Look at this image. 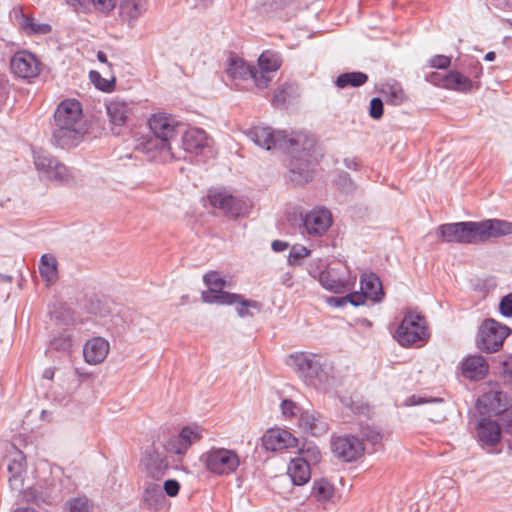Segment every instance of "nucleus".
Here are the masks:
<instances>
[{
	"label": "nucleus",
	"instance_id": "nucleus-44",
	"mask_svg": "<svg viewBox=\"0 0 512 512\" xmlns=\"http://www.w3.org/2000/svg\"><path fill=\"white\" fill-rule=\"evenodd\" d=\"M68 512H90L89 501L85 496H78L66 503Z\"/></svg>",
	"mask_w": 512,
	"mask_h": 512
},
{
	"label": "nucleus",
	"instance_id": "nucleus-23",
	"mask_svg": "<svg viewBox=\"0 0 512 512\" xmlns=\"http://www.w3.org/2000/svg\"><path fill=\"white\" fill-rule=\"evenodd\" d=\"M318 281L326 289L333 293H343L349 289V281L333 267H328L318 275Z\"/></svg>",
	"mask_w": 512,
	"mask_h": 512
},
{
	"label": "nucleus",
	"instance_id": "nucleus-43",
	"mask_svg": "<svg viewBox=\"0 0 512 512\" xmlns=\"http://www.w3.org/2000/svg\"><path fill=\"white\" fill-rule=\"evenodd\" d=\"M311 251L302 245H293L288 256L290 265H300L301 260L310 255Z\"/></svg>",
	"mask_w": 512,
	"mask_h": 512
},
{
	"label": "nucleus",
	"instance_id": "nucleus-63",
	"mask_svg": "<svg viewBox=\"0 0 512 512\" xmlns=\"http://www.w3.org/2000/svg\"><path fill=\"white\" fill-rule=\"evenodd\" d=\"M444 77V75H441L440 73H432L430 76H429V81L434 84V85H437V86H441V78Z\"/></svg>",
	"mask_w": 512,
	"mask_h": 512
},
{
	"label": "nucleus",
	"instance_id": "nucleus-38",
	"mask_svg": "<svg viewBox=\"0 0 512 512\" xmlns=\"http://www.w3.org/2000/svg\"><path fill=\"white\" fill-rule=\"evenodd\" d=\"M281 63L282 60L280 55L277 52L270 50L264 51L258 59L259 69L265 72L277 71L280 68Z\"/></svg>",
	"mask_w": 512,
	"mask_h": 512
},
{
	"label": "nucleus",
	"instance_id": "nucleus-45",
	"mask_svg": "<svg viewBox=\"0 0 512 512\" xmlns=\"http://www.w3.org/2000/svg\"><path fill=\"white\" fill-rule=\"evenodd\" d=\"M90 80L98 89L107 92L112 90L115 83L114 78H112L111 80H107L103 78L97 71L90 72Z\"/></svg>",
	"mask_w": 512,
	"mask_h": 512
},
{
	"label": "nucleus",
	"instance_id": "nucleus-2",
	"mask_svg": "<svg viewBox=\"0 0 512 512\" xmlns=\"http://www.w3.org/2000/svg\"><path fill=\"white\" fill-rule=\"evenodd\" d=\"M148 125L153 136L140 143L139 149L151 160L168 161L175 158L172 142L180 133L179 123L172 116L159 112L151 115Z\"/></svg>",
	"mask_w": 512,
	"mask_h": 512
},
{
	"label": "nucleus",
	"instance_id": "nucleus-21",
	"mask_svg": "<svg viewBox=\"0 0 512 512\" xmlns=\"http://www.w3.org/2000/svg\"><path fill=\"white\" fill-rule=\"evenodd\" d=\"M298 424L303 432L312 436L324 435L329 429L326 419L319 413L313 411L302 412Z\"/></svg>",
	"mask_w": 512,
	"mask_h": 512
},
{
	"label": "nucleus",
	"instance_id": "nucleus-10",
	"mask_svg": "<svg viewBox=\"0 0 512 512\" xmlns=\"http://www.w3.org/2000/svg\"><path fill=\"white\" fill-rule=\"evenodd\" d=\"M211 206L220 209L226 216L238 217L247 211L246 203L223 189H211L208 192Z\"/></svg>",
	"mask_w": 512,
	"mask_h": 512
},
{
	"label": "nucleus",
	"instance_id": "nucleus-47",
	"mask_svg": "<svg viewBox=\"0 0 512 512\" xmlns=\"http://www.w3.org/2000/svg\"><path fill=\"white\" fill-rule=\"evenodd\" d=\"M167 451L173 452L175 454H183L188 450V447L184 445V440L181 438V435L172 436L166 446Z\"/></svg>",
	"mask_w": 512,
	"mask_h": 512
},
{
	"label": "nucleus",
	"instance_id": "nucleus-28",
	"mask_svg": "<svg viewBox=\"0 0 512 512\" xmlns=\"http://www.w3.org/2000/svg\"><path fill=\"white\" fill-rule=\"evenodd\" d=\"M119 9L121 19L129 26H133L146 10V4L143 0H123Z\"/></svg>",
	"mask_w": 512,
	"mask_h": 512
},
{
	"label": "nucleus",
	"instance_id": "nucleus-4",
	"mask_svg": "<svg viewBox=\"0 0 512 512\" xmlns=\"http://www.w3.org/2000/svg\"><path fill=\"white\" fill-rule=\"evenodd\" d=\"M33 160L39 178L60 185H73L76 180L68 167L44 150H34Z\"/></svg>",
	"mask_w": 512,
	"mask_h": 512
},
{
	"label": "nucleus",
	"instance_id": "nucleus-36",
	"mask_svg": "<svg viewBox=\"0 0 512 512\" xmlns=\"http://www.w3.org/2000/svg\"><path fill=\"white\" fill-rule=\"evenodd\" d=\"M319 366L311 373L310 377L316 378L319 385L326 389L334 381L333 366L327 361L322 362L321 358L319 359Z\"/></svg>",
	"mask_w": 512,
	"mask_h": 512
},
{
	"label": "nucleus",
	"instance_id": "nucleus-12",
	"mask_svg": "<svg viewBox=\"0 0 512 512\" xmlns=\"http://www.w3.org/2000/svg\"><path fill=\"white\" fill-rule=\"evenodd\" d=\"M304 232L311 237H321L332 225V214L328 209L315 208L303 217Z\"/></svg>",
	"mask_w": 512,
	"mask_h": 512
},
{
	"label": "nucleus",
	"instance_id": "nucleus-30",
	"mask_svg": "<svg viewBox=\"0 0 512 512\" xmlns=\"http://www.w3.org/2000/svg\"><path fill=\"white\" fill-rule=\"evenodd\" d=\"M441 87L460 92L469 91L472 81L458 71H450L441 78Z\"/></svg>",
	"mask_w": 512,
	"mask_h": 512
},
{
	"label": "nucleus",
	"instance_id": "nucleus-53",
	"mask_svg": "<svg viewBox=\"0 0 512 512\" xmlns=\"http://www.w3.org/2000/svg\"><path fill=\"white\" fill-rule=\"evenodd\" d=\"M362 437L372 444H378L382 440L381 433L373 427L365 426L361 430Z\"/></svg>",
	"mask_w": 512,
	"mask_h": 512
},
{
	"label": "nucleus",
	"instance_id": "nucleus-26",
	"mask_svg": "<svg viewBox=\"0 0 512 512\" xmlns=\"http://www.w3.org/2000/svg\"><path fill=\"white\" fill-rule=\"evenodd\" d=\"M287 473L294 485L302 486L311 478V466L306 460L296 457L290 461Z\"/></svg>",
	"mask_w": 512,
	"mask_h": 512
},
{
	"label": "nucleus",
	"instance_id": "nucleus-59",
	"mask_svg": "<svg viewBox=\"0 0 512 512\" xmlns=\"http://www.w3.org/2000/svg\"><path fill=\"white\" fill-rule=\"evenodd\" d=\"M92 2L98 10L109 12L115 8L117 0H92Z\"/></svg>",
	"mask_w": 512,
	"mask_h": 512
},
{
	"label": "nucleus",
	"instance_id": "nucleus-9",
	"mask_svg": "<svg viewBox=\"0 0 512 512\" xmlns=\"http://www.w3.org/2000/svg\"><path fill=\"white\" fill-rule=\"evenodd\" d=\"M204 282L208 286V290L202 292V300L209 304L232 305L240 295L223 291L226 281L217 271H210L204 275Z\"/></svg>",
	"mask_w": 512,
	"mask_h": 512
},
{
	"label": "nucleus",
	"instance_id": "nucleus-17",
	"mask_svg": "<svg viewBox=\"0 0 512 512\" xmlns=\"http://www.w3.org/2000/svg\"><path fill=\"white\" fill-rule=\"evenodd\" d=\"M476 406L481 414L498 415L509 406V399L502 391L492 389L478 398Z\"/></svg>",
	"mask_w": 512,
	"mask_h": 512
},
{
	"label": "nucleus",
	"instance_id": "nucleus-8",
	"mask_svg": "<svg viewBox=\"0 0 512 512\" xmlns=\"http://www.w3.org/2000/svg\"><path fill=\"white\" fill-rule=\"evenodd\" d=\"M510 329L493 319H486L480 326L476 340L477 347L486 353L498 351L509 335Z\"/></svg>",
	"mask_w": 512,
	"mask_h": 512
},
{
	"label": "nucleus",
	"instance_id": "nucleus-1",
	"mask_svg": "<svg viewBox=\"0 0 512 512\" xmlns=\"http://www.w3.org/2000/svg\"><path fill=\"white\" fill-rule=\"evenodd\" d=\"M248 136L259 147L266 150L285 149L290 153L289 179L304 184L312 178V166L316 158V140L313 136L297 132L291 136L284 131L274 132L270 127H254Z\"/></svg>",
	"mask_w": 512,
	"mask_h": 512
},
{
	"label": "nucleus",
	"instance_id": "nucleus-49",
	"mask_svg": "<svg viewBox=\"0 0 512 512\" xmlns=\"http://www.w3.org/2000/svg\"><path fill=\"white\" fill-rule=\"evenodd\" d=\"M267 73L268 72L262 71L261 69H256L254 67L249 78L254 81L258 88H267L272 80V78L268 76Z\"/></svg>",
	"mask_w": 512,
	"mask_h": 512
},
{
	"label": "nucleus",
	"instance_id": "nucleus-20",
	"mask_svg": "<svg viewBox=\"0 0 512 512\" xmlns=\"http://www.w3.org/2000/svg\"><path fill=\"white\" fill-rule=\"evenodd\" d=\"M110 350L109 342L102 337H94L86 342L83 348L85 361L91 365L102 363Z\"/></svg>",
	"mask_w": 512,
	"mask_h": 512
},
{
	"label": "nucleus",
	"instance_id": "nucleus-46",
	"mask_svg": "<svg viewBox=\"0 0 512 512\" xmlns=\"http://www.w3.org/2000/svg\"><path fill=\"white\" fill-rule=\"evenodd\" d=\"M366 299H368V297L363 293L362 290H361V292H352V293L346 295L345 297H342L339 299L332 298V300L336 302V305H342L343 303L348 301L353 306L363 305L365 303Z\"/></svg>",
	"mask_w": 512,
	"mask_h": 512
},
{
	"label": "nucleus",
	"instance_id": "nucleus-22",
	"mask_svg": "<svg viewBox=\"0 0 512 512\" xmlns=\"http://www.w3.org/2000/svg\"><path fill=\"white\" fill-rule=\"evenodd\" d=\"M210 139L206 132L199 128H190L182 135L183 149L188 153H201L209 147Z\"/></svg>",
	"mask_w": 512,
	"mask_h": 512
},
{
	"label": "nucleus",
	"instance_id": "nucleus-57",
	"mask_svg": "<svg viewBox=\"0 0 512 512\" xmlns=\"http://www.w3.org/2000/svg\"><path fill=\"white\" fill-rule=\"evenodd\" d=\"M430 66L437 69H446L450 66L451 59L445 55H435L430 61Z\"/></svg>",
	"mask_w": 512,
	"mask_h": 512
},
{
	"label": "nucleus",
	"instance_id": "nucleus-7",
	"mask_svg": "<svg viewBox=\"0 0 512 512\" xmlns=\"http://www.w3.org/2000/svg\"><path fill=\"white\" fill-rule=\"evenodd\" d=\"M437 235L447 243L479 244L477 221L442 224Z\"/></svg>",
	"mask_w": 512,
	"mask_h": 512
},
{
	"label": "nucleus",
	"instance_id": "nucleus-5",
	"mask_svg": "<svg viewBox=\"0 0 512 512\" xmlns=\"http://www.w3.org/2000/svg\"><path fill=\"white\" fill-rule=\"evenodd\" d=\"M428 337L425 317L416 311H407L395 332L398 343L403 347H409L417 342L426 341Z\"/></svg>",
	"mask_w": 512,
	"mask_h": 512
},
{
	"label": "nucleus",
	"instance_id": "nucleus-39",
	"mask_svg": "<svg viewBox=\"0 0 512 512\" xmlns=\"http://www.w3.org/2000/svg\"><path fill=\"white\" fill-rule=\"evenodd\" d=\"M368 80L367 74L363 72H347L339 75L336 80V85L339 88L347 86L360 87Z\"/></svg>",
	"mask_w": 512,
	"mask_h": 512
},
{
	"label": "nucleus",
	"instance_id": "nucleus-41",
	"mask_svg": "<svg viewBox=\"0 0 512 512\" xmlns=\"http://www.w3.org/2000/svg\"><path fill=\"white\" fill-rule=\"evenodd\" d=\"M188 448L202 438L201 429L198 426H185L179 432Z\"/></svg>",
	"mask_w": 512,
	"mask_h": 512
},
{
	"label": "nucleus",
	"instance_id": "nucleus-52",
	"mask_svg": "<svg viewBox=\"0 0 512 512\" xmlns=\"http://www.w3.org/2000/svg\"><path fill=\"white\" fill-rule=\"evenodd\" d=\"M384 106L383 101L379 97H374L370 101L369 115L373 119H380L383 116Z\"/></svg>",
	"mask_w": 512,
	"mask_h": 512
},
{
	"label": "nucleus",
	"instance_id": "nucleus-51",
	"mask_svg": "<svg viewBox=\"0 0 512 512\" xmlns=\"http://www.w3.org/2000/svg\"><path fill=\"white\" fill-rule=\"evenodd\" d=\"M496 416L498 417V419L495 421L500 424L501 431L504 430V431L508 432L512 429V410L511 409H509L507 407L506 410L501 411Z\"/></svg>",
	"mask_w": 512,
	"mask_h": 512
},
{
	"label": "nucleus",
	"instance_id": "nucleus-14",
	"mask_svg": "<svg viewBox=\"0 0 512 512\" xmlns=\"http://www.w3.org/2000/svg\"><path fill=\"white\" fill-rule=\"evenodd\" d=\"M7 470L10 474L9 485L13 490H21L23 487V475L26 471V457L24 453L12 446L6 457Z\"/></svg>",
	"mask_w": 512,
	"mask_h": 512
},
{
	"label": "nucleus",
	"instance_id": "nucleus-25",
	"mask_svg": "<svg viewBox=\"0 0 512 512\" xmlns=\"http://www.w3.org/2000/svg\"><path fill=\"white\" fill-rule=\"evenodd\" d=\"M320 356L308 353L297 352L290 355V365L293 366L299 373L310 376L313 371L319 366Z\"/></svg>",
	"mask_w": 512,
	"mask_h": 512
},
{
	"label": "nucleus",
	"instance_id": "nucleus-40",
	"mask_svg": "<svg viewBox=\"0 0 512 512\" xmlns=\"http://www.w3.org/2000/svg\"><path fill=\"white\" fill-rule=\"evenodd\" d=\"M298 458L306 460V463L310 466L315 465L321 460V452L313 443H307L300 449V456Z\"/></svg>",
	"mask_w": 512,
	"mask_h": 512
},
{
	"label": "nucleus",
	"instance_id": "nucleus-15",
	"mask_svg": "<svg viewBox=\"0 0 512 512\" xmlns=\"http://www.w3.org/2000/svg\"><path fill=\"white\" fill-rule=\"evenodd\" d=\"M142 463L146 475L154 480L162 479L170 468L165 454L158 451L155 446L145 451Z\"/></svg>",
	"mask_w": 512,
	"mask_h": 512
},
{
	"label": "nucleus",
	"instance_id": "nucleus-33",
	"mask_svg": "<svg viewBox=\"0 0 512 512\" xmlns=\"http://www.w3.org/2000/svg\"><path fill=\"white\" fill-rule=\"evenodd\" d=\"M58 262L54 255L43 254L39 263V272L47 283H54L58 277Z\"/></svg>",
	"mask_w": 512,
	"mask_h": 512
},
{
	"label": "nucleus",
	"instance_id": "nucleus-31",
	"mask_svg": "<svg viewBox=\"0 0 512 512\" xmlns=\"http://www.w3.org/2000/svg\"><path fill=\"white\" fill-rule=\"evenodd\" d=\"M311 496L320 503L333 502L335 487L325 478L317 479L313 482Z\"/></svg>",
	"mask_w": 512,
	"mask_h": 512
},
{
	"label": "nucleus",
	"instance_id": "nucleus-64",
	"mask_svg": "<svg viewBox=\"0 0 512 512\" xmlns=\"http://www.w3.org/2000/svg\"><path fill=\"white\" fill-rule=\"evenodd\" d=\"M84 1L85 0H65V2L75 10L82 7L84 5Z\"/></svg>",
	"mask_w": 512,
	"mask_h": 512
},
{
	"label": "nucleus",
	"instance_id": "nucleus-37",
	"mask_svg": "<svg viewBox=\"0 0 512 512\" xmlns=\"http://www.w3.org/2000/svg\"><path fill=\"white\" fill-rule=\"evenodd\" d=\"M254 67L246 64L242 59L233 58L229 61L227 74L232 79H248Z\"/></svg>",
	"mask_w": 512,
	"mask_h": 512
},
{
	"label": "nucleus",
	"instance_id": "nucleus-16",
	"mask_svg": "<svg viewBox=\"0 0 512 512\" xmlns=\"http://www.w3.org/2000/svg\"><path fill=\"white\" fill-rule=\"evenodd\" d=\"M12 72L24 79L34 78L40 73V62L30 52H17L11 59Z\"/></svg>",
	"mask_w": 512,
	"mask_h": 512
},
{
	"label": "nucleus",
	"instance_id": "nucleus-11",
	"mask_svg": "<svg viewBox=\"0 0 512 512\" xmlns=\"http://www.w3.org/2000/svg\"><path fill=\"white\" fill-rule=\"evenodd\" d=\"M331 447L334 456L345 462L355 461L364 453L362 441L353 435L334 437Z\"/></svg>",
	"mask_w": 512,
	"mask_h": 512
},
{
	"label": "nucleus",
	"instance_id": "nucleus-48",
	"mask_svg": "<svg viewBox=\"0 0 512 512\" xmlns=\"http://www.w3.org/2000/svg\"><path fill=\"white\" fill-rule=\"evenodd\" d=\"M51 347L58 351H68L72 347V339L69 334H60L51 340Z\"/></svg>",
	"mask_w": 512,
	"mask_h": 512
},
{
	"label": "nucleus",
	"instance_id": "nucleus-54",
	"mask_svg": "<svg viewBox=\"0 0 512 512\" xmlns=\"http://www.w3.org/2000/svg\"><path fill=\"white\" fill-rule=\"evenodd\" d=\"M337 185L344 193H349L354 190V184L346 172L338 175Z\"/></svg>",
	"mask_w": 512,
	"mask_h": 512
},
{
	"label": "nucleus",
	"instance_id": "nucleus-56",
	"mask_svg": "<svg viewBox=\"0 0 512 512\" xmlns=\"http://www.w3.org/2000/svg\"><path fill=\"white\" fill-rule=\"evenodd\" d=\"M162 490L169 497H175L180 490V483L175 479H168L164 482Z\"/></svg>",
	"mask_w": 512,
	"mask_h": 512
},
{
	"label": "nucleus",
	"instance_id": "nucleus-55",
	"mask_svg": "<svg viewBox=\"0 0 512 512\" xmlns=\"http://www.w3.org/2000/svg\"><path fill=\"white\" fill-rule=\"evenodd\" d=\"M281 410L286 417H296L300 409L295 402L285 399L281 403Z\"/></svg>",
	"mask_w": 512,
	"mask_h": 512
},
{
	"label": "nucleus",
	"instance_id": "nucleus-3",
	"mask_svg": "<svg viewBox=\"0 0 512 512\" xmlns=\"http://www.w3.org/2000/svg\"><path fill=\"white\" fill-rule=\"evenodd\" d=\"M81 104L75 99L63 100L54 113L55 126L52 143L60 148H68L78 143L81 136Z\"/></svg>",
	"mask_w": 512,
	"mask_h": 512
},
{
	"label": "nucleus",
	"instance_id": "nucleus-27",
	"mask_svg": "<svg viewBox=\"0 0 512 512\" xmlns=\"http://www.w3.org/2000/svg\"><path fill=\"white\" fill-rule=\"evenodd\" d=\"M361 290L373 302H380L384 297L382 283L374 273H365L360 279Z\"/></svg>",
	"mask_w": 512,
	"mask_h": 512
},
{
	"label": "nucleus",
	"instance_id": "nucleus-61",
	"mask_svg": "<svg viewBox=\"0 0 512 512\" xmlns=\"http://www.w3.org/2000/svg\"><path fill=\"white\" fill-rule=\"evenodd\" d=\"M271 246L275 252H282L289 247V244L285 241L274 240Z\"/></svg>",
	"mask_w": 512,
	"mask_h": 512
},
{
	"label": "nucleus",
	"instance_id": "nucleus-62",
	"mask_svg": "<svg viewBox=\"0 0 512 512\" xmlns=\"http://www.w3.org/2000/svg\"><path fill=\"white\" fill-rule=\"evenodd\" d=\"M281 284L287 288L293 286V275L290 272H286L281 276Z\"/></svg>",
	"mask_w": 512,
	"mask_h": 512
},
{
	"label": "nucleus",
	"instance_id": "nucleus-6",
	"mask_svg": "<svg viewBox=\"0 0 512 512\" xmlns=\"http://www.w3.org/2000/svg\"><path fill=\"white\" fill-rule=\"evenodd\" d=\"M202 460L208 471L218 475L234 473L240 464L238 454L231 449L212 447L203 454Z\"/></svg>",
	"mask_w": 512,
	"mask_h": 512
},
{
	"label": "nucleus",
	"instance_id": "nucleus-35",
	"mask_svg": "<svg viewBox=\"0 0 512 512\" xmlns=\"http://www.w3.org/2000/svg\"><path fill=\"white\" fill-rule=\"evenodd\" d=\"M381 92L386 97V101L391 105L398 106L406 100V94L402 86L397 82L383 85Z\"/></svg>",
	"mask_w": 512,
	"mask_h": 512
},
{
	"label": "nucleus",
	"instance_id": "nucleus-34",
	"mask_svg": "<svg viewBox=\"0 0 512 512\" xmlns=\"http://www.w3.org/2000/svg\"><path fill=\"white\" fill-rule=\"evenodd\" d=\"M19 26L27 34L46 35L52 31V27L48 23H37L34 18L21 13L19 18Z\"/></svg>",
	"mask_w": 512,
	"mask_h": 512
},
{
	"label": "nucleus",
	"instance_id": "nucleus-50",
	"mask_svg": "<svg viewBox=\"0 0 512 512\" xmlns=\"http://www.w3.org/2000/svg\"><path fill=\"white\" fill-rule=\"evenodd\" d=\"M25 497L29 500H32L39 503H52L53 499L48 494H43L42 491H39L37 488H30L25 492Z\"/></svg>",
	"mask_w": 512,
	"mask_h": 512
},
{
	"label": "nucleus",
	"instance_id": "nucleus-18",
	"mask_svg": "<svg viewBox=\"0 0 512 512\" xmlns=\"http://www.w3.org/2000/svg\"><path fill=\"white\" fill-rule=\"evenodd\" d=\"M298 440L289 431L281 428L267 430L262 437V445L266 450L279 451L296 447Z\"/></svg>",
	"mask_w": 512,
	"mask_h": 512
},
{
	"label": "nucleus",
	"instance_id": "nucleus-19",
	"mask_svg": "<svg viewBox=\"0 0 512 512\" xmlns=\"http://www.w3.org/2000/svg\"><path fill=\"white\" fill-rule=\"evenodd\" d=\"M460 371L464 378L478 381L488 374L489 364L481 355H469L461 362Z\"/></svg>",
	"mask_w": 512,
	"mask_h": 512
},
{
	"label": "nucleus",
	"instance_id": "nucleus-32",
	"mask_svg": "<svg viewBox=\"0 0 512 512\" xmlns=\"http://www.w3.org/2000/svg\"><path fill=\"white\" fill-rule=\"evenodd\" d=\"M143 501L150 509L158 510L165 503V496L160 485L147 483L144 489Z\"/></svg>",
	"mask_w": 512,
	"mask_h": 512
},
{
	"label": "nucleus",
	"instance_id": "nucleus-58",
	"mask_svg": "<svg viewBox=\"0 0 512 512\" xmlns=\"http://www.w3.org/2000/svg\"><path fill=\"white\" fill-rule=\"evenodd\" d=\"M499 309L503 316L512 317V293L502 298Z\"/></svg>",
	"mask_w": 512,
	"mask_h": 512
},
{
	"label": "nucleus",
	"instance_id": "nucleus-29",
	"mask_svg": "<svg viewBox=\"0 0 512 512\" xmlns=\"http://www.w3.org/2000/svg\"><path fill=\"white\" fill-rule=\"evenodd\" d=\"M106 109L110 122L115 126H123L131 113L129 105L121 100L110 101Z\"/></svg>",
	"mask_w": 512,
	"mask_h": 512
},
{
	"label": "nucleus",
	"instance_id": "nucleus-60",
	"mask_svg": "<svg viewBox=\"0 0 512 512\" xmlns=\"http://www.w3.org/2000/svg\"><path fill=\"white\" fill-rule=\"evenodd\" d=\"M287 89L284 86L277 88L273 94L272 102L276 106H281L285 103L287 98Z\"/></svg>",
	"mask_w": 512,
	"mask_h": 512
},
{
	"label": "nucleus",
	"instance_id": "nucleus-24",
	"mask_svg": "<svg viewBox=\"0 0 512 512\" xmlns=\"http://www.w3.org/2000/svg\"><path fill=\"white\" fill-rule=\"evenodd\" d=\"M500 424L488 418H482L477 425L479 441L486 446H494L501 439Z\"/></svg>",
	"mask_w": 512,
	"mask_h": 512
},
{
	"label": "nucleus",
	"instance_id": "nucleus-42",
	"mask_svg": "<svg viewBox=\"0 0 512 512\" xmlns=\"http://www.w3.org/2000/svg\"><path fill=\"white\" fill-rule=\"evenodd\" d=\"M238 303L239 306L236 308V311L240 317H251L253 314L250 312V308L255 310L261 309V304L254 300H246L241 295L240 298L234 303Z\"/></svg>",
	"mask_w": 512,
	"mask_h": 512
},
{
	"label": "nucleus",
	"instance_id": "nucleus-13",
	"mask_svg": "<svg viewBox=\"0 0 512 512\" xmlns=\"http://www.w3.org/2000/svg\"><path fill=\"white\" fill-rule=\"evenodd\" d=\"M479 244L493 238H501L512 235V221L492 218L477 221Z\"/></svg>",
	"mask_w": 512,
	"mask_h": 512
}]
</instances>
